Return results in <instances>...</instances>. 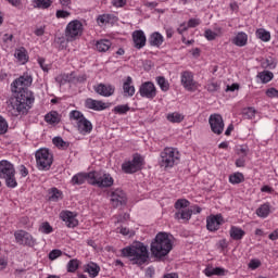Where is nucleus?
I'll use <instances>...</instances> for the list:
<instances>
[{"label":"nucleus","instance_id":"nucleus-1","mask_svg":"<svg viewBox=\"0 0 278 278\" xmlns=\"http://www.w3.org/2000/svg\"><path fill=\"white\" fill-rule=\"evenodd\" d=\"M31 81H34L31 76L24 74L11 84V90L15 93V101L12 102L14 116L27 114L31 110V104L35 101L34 93L28 89Z\"/></svg>","mask_w":278,"mask_h":278},{"label":"nucleus","instance_id":"nucleus-2","mask_svg":"<svg viewBox=\"0 0 278 278\" xmlns=\"http://www.w3.org/2000/svg\"><path fill=\"white\" fill-rule=\"evenodd\" d=\"M122 257H127L131 264L142 266L149 262V249L144 243L137 241L121 250Z\"/></svg>","mask_w":278,"mask_h":278},{"label":"nucleus","instance_id":"nucleus-3","mask_svg":"<svg viewBox=\"0 0 278 278\" xmlns=\"http://www.w3.org/2000/svg\"><path fill=\"white\" fill-rule=\"evenodd\" d=\"M151 253L154 257H166L173 251V240L166 232H159L151 243Z\"/></svg>","mask_w":278,"mask_h":278},{"label":"nucleus","instance_id":"nucleus-4","mask_svg":"<svg viewBox=\"0 0 278 278\" xmlns=\"http://www.w3.org/2000/svg\"><path fill=\"white\" fill-rule=\"evenodd\" d=\"M0 179L5 180L7 188H16L18 186L16 181V169L10 161H0Z\"/></svg>","mask_w":278,"mask_h":278},{"label":"nucleus","instance_id":"nucleus-5","mask_svg":"<svg viewBox=\"0 0 278 278\" xmlns=\"http://www.w3.org/2000/svg\"><path fill=\"white\" fill-rule=\"evenodd\" d=\"M70 119L76 121V127L83 136H86L87 134L92 132V122L86 118V116H84V113H81V111H77V110L71 111Z\"/></svg>","mask_w":278,"mask_h":278},{"label":"nucleus","instance_id":"nucleus-6","mask_svg":"<svg viewBox=\"0 0 278 278\" xmlns=\"http://www.w3.org/2000/svg\"><path fill=\"white\" fill-rule=\"evenodd\" d=\"M161 168H173L176 164H179V151L174 148H165L161 152V159L159 161Z\"/></svg>","mask_w":278,"mask_h":278},{"label":"nucleus","instance_id":"nucleus-7","mask_svg":"<svg viewBox=\"0 0 278 278\" xmlns=\"http://www.w3.org/2000/svg\"><path fill=\"white\" fill-rule=\"evenodd\" d=\"M90 186L98 188H112L114 186V178L105 172H90Z\"/></svg>","mask_w":278,"mask_h":278},{"label":"nucleus","instance_id":"nucleus-8","mask_svg":"<svg viewBox=\"0 0 278 278\" xmlns=\"http://www.w3.org/2000/svg\"><path fill=\"white\" fill-rule=\"evenodd\" d=\"M38 170H49L53 164V154L49 152V149L42 148L35 153Z\"/></svg>","mask_w":278,"mask_h":278},{"label":"nucleus","instance_id":"nucleus-9","mask_svg":"<svg viewBox=\"0 0 278 278\" xmlns=\"http://www.w3.org/2000/svg\"><path fill=\"white\" fill-rule=\"evenodd\" d=\"M142 166H144V157L139 153L132 155L131 161H127L122 164V170L127 175H131L134 173H138V170H142Z\"/></svg>","mask_w":278,"mask_h":278},{"label":"nucleus","instance_id":"nucleus-10","mask_svg":"<svg viewBox=\"0 0 278 278\" xmlns=\"http://www.w3.org/2000/svg\"><path fill=\"white\" fill-rule=\"evenodd\" d=\"M84 31V25L78 20L70 22L65 29L66 39L71 42L76 38H79Z\"/></svg>","mask_w":278,"mask_h":278},{"label":"nucleus","instance_id":"nucleus-11","mask_svg":"<svg viewBox=\"0 0 278 278\" xmlns=\"http://www.w3.org/2000/svg\"><path fill=\"white\" fill-rule=\"evenodd\" d=\"M15 241L17 244H22L23 247H36V239L29 232L25 230H18L14 233Z\"/></svg>","mask_w":278,"mask_h":278},{"label":"nucleus","instance_id":"nucleus-12","mask_svg":"<svg viewBox=\"0 0 278 278\" xmlns=\"http://www.w3.org/2000/svg\"><path fill=\"white\" fill-rule=\"evenodd\" d=\"M208 123L211 125V130L213 131V134L220 136V134L225 131V121H223V115L212 114L208 118Z\"/></svg>","mask_w":278,"mask_h":278},{"label":"nucleus","instance_id":"nucleus-13","mask_svg":"<svg viewBox=\"0 0 278 278\" xmlns=\"http://www.w3.org/2000/svg\"><path fill=\"white\" fill-rule=\"evenodd\" d=\"M139 94L142 97V99H155V97H157L155 84L151 81L142 83L139 87Z\"/></svg>","mask_w":278,"mask_h":278},{"label":"nucleus","instance_id":"nucleus-14","mask_svg":"<svg viewBox=\"0 0 278 278\" xmlns=\"http://www.w3.org/2000/svg\"><path fill=\"white\" fill-rule=\"evenodd\" d=\"M112 207H123L127 205V194L123 190L116 189L111 193Z\"/></svg>","mask_w":278,"mask_h":278},{"label":"nucleus","instance_id":"nucleus-15","mask_svg":"<svg viewBox=\"0 0 278 278\" xmlns=\"http://www.w3.org/2000/svg\"><path fill=\"white\" fill-rule=\"evenodd\" d=\"M181 85L189 92H194V90H197V83L194 81L192 72L185 71L181 73Z\"/></svg>","mask_w":278,"mask_h":278},{"label":"nucleus","instance_id":"nucleus-16","mask_svg":"<svg viewBox=\"0 0 278 278\" xmlns=\"http://www.w3.org/2000/svg\"><path fill=\"white\" fill-rule=\"evenodd\" d=\"M223 223H225L223 215H211L206 218V229L208 231H218Z\"/></svg>","mask_w":278,"mask_h":278},{"label":"nucleus","instance_id":"nucleus-17","mask_svg":"<svg viewBox=\"0 0 278 278\" xmlns=\"http://www.w3.org/2000/svg\"><path fill=\"white\" fill-rule=\"evenodd\" d=\"M132 42L135 49H142L147 45V36L142 30H135L132 33Z\"/></svg>","mask_w":278,"mask_h":278},{"label":"nucleus","instance_id":"nucleus-18","mask_svg":"<svg viewBox=\"0 0 278 278\" xmlns=\"http://www.w3.org/2000/svg\"><path fill=\"white\" fill-rule=\"evenodd\" d=\"M116 88L112 85L99 84L94 87V92L100 94V97H112L114 94Z\"/></svg>","mask_w":278,"mask_h":278},{"label":"nucleus","instance_id":"nucleus-19","mask_svg":"<svg viewBox=\"0 0 278 278\" xmlns=\"http://www.w3.org/2000/svg\"><path fill=\"white\" fill-rule=\"evenodd\" d=\"M60 217L65 223L66 227L74 228L77 227V225H79V222L77 220V218H75L73 212L71 211L62 212Z\"/></svg>","mask_w":278,"mask_h":278},{"label":"nucleus","instance_id":"nucleus-20","mask_svg":"<svg viewBox=\"0 0 278 278\" xmlns=\"http://www.w3.org/2000/svg\"><path fill=\"white\" fill-rule=\"evenodd\" d=\"M85 108L88 110H94L96 112H101V110H105L108 106L102 101L89 98L85 101Z\"/></svg>","mask_w":278,"mask_h":278},{"label":"nucleus","instance_id":"nucleus-21","mask_svg":"<svg viewBox=\"0 0 278 278\" xmlns=\"http://www.w3.org/2000/svg\"><path fill=\"white\" fill-rule=\"evenodd\" d=\"M134 79L131 76H127L126 80L123 84L124 97H134L136 94V87L132 86Z\"/></svg>","mask_w":278,"mask_h":278},{"label":"nucleus","instance_id":"nucleus-22","mask_svg":"<svg viewBox=\"0 0 278 278\" xmlns=\"http://www.w3.org/2000/svg\"><path fill=\"white\" fill-rule=\"evenodd\" d=\"M90 184V172L89 173H78L72 177L73 186H81L84 184Z\"/></svg>","mask_w":278,"mask_h":278},{"label":"nucleus","instance_id":"nucleus-23","mask_svg":"<svg viewBox=\"0 0 278 278\" xmlns=\"http://www.w3.org/2000/svg\"><path fill=\"white\" fill-rule=\"evenodd\" d=\"M236 47H247V42H249V35L244 31H240L232 40Z\"/></svg>","mask_w":278,"mask_h":278},{"label":"nucleus","instance_id":"nucleus-24","mask_svg":"<svg viewBox=\"0 0 278 278\" xmlns=\"http://www.w3.org/2000/svg\"><path fill=\"white\" fill-rule=\"evenodd\" d=\"M174 217L176 220H186V223H188V220L192 218V210L185 208V210L177 211Z\"/></svg>","mask_w":278,"mask_h":278},{"label":"nucleus","instance_id":"nucleus-25","mask_svg":"<svg viewBox=\"0 0 278 278\" xmlns=\"http://www.w3.org/2000/svg\"><path fill=\"white\" fill-rule=\"evenodd\" d=\"M229 233L232 240H242L247 236V232L237 226H231Z\"/></svg>","mask_w":278,"mask_h":278},{"label":"nucleus","instance_id":"nucleus-26","mask_svg":"<svg viewBox=\"0 0 278 278\" xmlns=\"http://www.w3.org/2000/svg\"><path fill=\"white\" fill-rule=\"evenodd\" d=\"M100 271L101 267H99V265L96 263H89L85 266V273H88V275L92 278L98 277Z\"/></svg>","mask_w":278,"mask_h":278},{"label":"nucleus","instance_id":"nucleus-27","mask_svg":"<svg viewBox=\"0 0 278 278\" xmlns=\"http://www.w3.org/2000/svg\"><path fill=\"white\" fill-rule=\"evenodd\" d=\"M164 42V36L160 33H153L149 38V43L151 47H162V43Z\"/></svg>","mask_w":278,"mask_h":278},{"label":"nucleus","instance_id":"nucleus-28","mask_svg":"<svg viewBox=\"0 0 278 278\" xmlns=\"http://www.w3.org/2000/svg\"><path fill=\"white\" fill-rule=\"evenodd\" d=\"M110 47H112V41L108 39H101L96 43V49L99 51V53H105V51H110Z\"/></svg>","mask_w":278,"mask_h":278},{"label":"nucleus","instance_id":"nucleus-29","mask_svg":"<svg viewBox=\"0 0 278 278\" xmlns=\"http://www.w3.org/2000/svg\"><path fill=\"white\" fill-rule=\"evenodd\" d=\"M45 121L49 123V125H58V123H60V114L56 111H51L46 114Z\"/></svg>","mask_w":278,"mask_h":278},{"label":"nucleus","instance_id":"nucleus-30","mask_svg":"<svg viewBox=\"0 0 278 278\" xmlns=\"http://www.w3.org/2000/svg\"><path fill=\"white\" fill-rule=\"evenodd\" d=\"M256 214L260 218H268V215L270 214V204L264 203L262 204L257 210Z\"/></svg>","mask_w":278,"mask_h":278},{"label":"nucleus","instance_id":"nucleus-31","mask_svg":"<svg viewBox=\"0 0 278 278\" xmlns=\"http://www.w3.org/2000/svg\"><path fill=\"white\" fill-rule=\"evenodd\" d=\"M33 3H35L34 8H38L39 10H49L51 5L53 4V1L51 0H33Z\"/></svg>","mask_w":278,"mask_h":278},{"label":"nucleus","instance_id":"nucleus-32","mask_svg":"<svg viewBox=\"0 0 278 278\" xmlns=\"http://www.w3.org/2000/svg\"><path fill=\"white\" fill-rule=\"evenodd\" d=\"M256 38H258V40H262L263 42H269L270 41V31H267L264 28H258L256 30Z\"/></svg>","mask_w":278,"mask_h":278},{"label":"nucleus","instance_id":"nucleus-33","mask_svg":"<svg viewBox=\"0 0 278 278\" xmlns=\"http://www.w3.org/2000/svg\"><path fill=\"white\" fill-rule=\"evenodd\" d=\"M156 83L163 92H168V90L170 89V84H168V80H166L164 76H157Z\"/></svg>","mask_w":278,"mask_h":278},{"label":"nucleus","instance_id":"nucleus-34","mask_svg":"<svg viewBox=\"0 0 278 278\" xmlns=\"http://www.w3.org/2000/svg\"><path fill=\"white\" fill-rule=\"evenodd\" d=\"M257 77H258V79H261L262 84H268V81H271V79H273V77H275V75L273 74V72L263 71L257 74Z\"/></svg>","mask_w":278,"mask_h":278},{"label":"nucleus","instance_id":"nucleus-35","mask_svg":"<svg viewBox=\"0 0 278 278\" xmlns=\"http://www.w3.org/2000/svg\"><path fill=\"white\" fill-rule=\"evenodd\" d=\"M55 81L60 84V86H64V84H72V74H61L55 77Z\"/></svg>","mask_w":278,"mask_h":278},{"label":"nucleus","instance_id":"nucleus-36","mask_svg":"<svg viewBox=\"0 0 278 278\" xmlns=\"http://www.w3.org/2000/svg\"><path fill=\"white\" fill-rule=\"evenodd\" d=\"M60 199H62V191L58 188H52L49 192V201L58 202Z\"/></svg>","mask_w":278,"mask_h":278},{"label":"nucleus","instance_id":"nucleus-37","mask_svg":"<svg viewBox=\"0 0 278 278\" xmlns=\"http://www.w3.org/2000/svg\"><path fill=\"white\" fill-rule=\"evenodd\" d=\"M229 181L230 184H242V181H244V175L240 172L235 173L232 175L229 176Z\"/></svg>","mask_w":278,"mask_h":278},{"label":"nucleus","instance_id":"nucleus-38","mask_svg":"<svg viewBox=\"0 0 278 278\" xmlns=\"http://www.w3.org/2000/svg\"><path fill=\"white\" fill-rule=\"evenodd\" d=\"M15 58L22 64H26V62H27V53L25 52V48L16 50L15 51Z\"/></svg>","mask_w":278,"mask_h":278},{"label":"nucleus","instance_id":"nucleus-39","mask_svg":"<svg viewBox=\"0 0 278 278\" xmlns=\"http://www.w3.org/2000/svg\"><path fill=\"white\" fill-rule=\"evenodd\" d=\"M190 205V201L186 200V199H179L175 202V210L181 211V210H186V207H188Z\"/></svg>","mask_w":278,"mask_h":278},{"label":"nucleus","instance_id":"nucleus-40","mask_svg":"<svg viewBox=\"0 0 278 278\" xmlns=\"http://www.w3.org/2000/svg\"><path fill=\"white\" fill-rule=\"evenodd\" d=\"M52 142L54 147H59L60 149H68V142L64 141L62 137H54Z\"/></svg>","mask_w":278,"mask_h":278},{"label":"nucleus","instance_id":"nucleus-41","mask_svg":"<svg viewBox=\"0 0 278 278\" xmlns=\"http://www.w3.org/2000/svg\"><path fill=\"white\" fill-rule=\"evenodd\" d=\"M167 121H169V123H181V121H184V115L177 112L169 113L167 115Z\"/></svg>","mask_w":278,"mask_h":278},{"label":"nucleus","instance_id":"nucleus-42","mask_svg":"<svg viewBox=\"0 0 278 278\" xmlns=\"http://www.w3.org/2000/svg\"><path fill=\"white\" fill-rule=\"evenodd\" d=\"M129 110H131V108H129V104H121V105H116L113 109V112L115 114H127V112H129Z\"/></svg>","mask_w":278,"mask_h":278},{"label":"nucleus","instance_id":"nucleus-43","mask_svg":"<svg viewBox=\"0 0 278 278\" xmlns=\"http://www.w3.org/2000/svg\"><path fill=\"white\" fill-rule=\"evenodd\" d=\"M88 79L86 74L76 76L75 73H72V84H85Z\"/></svg>","mask_w":278,"mask_h":278},{"label":"nucleus","instance_id":"nucleus-44","mask_svg":"<svg viewBox=\"0 0 278 278\" xmlns=\"http://www.w3.org/2000/svg\"><path fill=\"white\" fill-rule=\"evenodd\" d=\"M39 231L46 235L53 233V227L51 226V224H49V222H45L40 225Z\"/></svg>","mask_w":278,"mask_h":278},{"label":"nucleus","instance_id":"nucleus-45","mask_svg":"<svg viewBox=\"0 0 278 278\" xmlns=\"http://www.w3.org/2000/svg\"><path fill=\"white\" fill-rule=\"evenodd\" d=\"M79 268V261L77 260H71L67 263V273H75Z\"/></svg>","mask_w":278,"mask_h":278},{"label":"nucleus","instance_id":"nucleus-46","mask_svg":"<svg viewBox=\"0 0 278 278\" xmlns=\"http://www.w3.org/2000/svg\"><path fill=\"white\" fill-rule=\"evenodd\" d=\"M110 21H112V15L110 14L99 15L97 18L98 25H105L106 23H110Z\"/></svg>","mask_w":278,"mask_h":278},{"label":"nucleus","instance_id":"nucleus-47","mask_svg":"<svg viewBox=\"0 0 278 278\" xmlns=\"http://www.w3.org/2000/svg\"><path fill=\"white\" fill-rule=\"evenodd\" d=\"M3 134H8V122L3 116H0V136H3Z\"/></svg>","mask_w":278,"mask_h":278},{"label":"nucleus","instance_id":"nucleus-48","mask_svg":"<svg viewBox=\"0 0 278 278\" xmlns=\"http://www.w3.org/2000/svg\"><path fill=\"white\" fill-rule=\"evenodd\" d=\"M237 155H240L241 157H247V155H249V147L239 146L237 148Z\"/></svg>","mask_w":278,"mask_h":278},{"label":"nucleus","instance_id":"nucleus-49","mask_svg":"<svg viewBox=\"0 0 278 278\" xmlns=\"http://www.w3.org/2000/svg\"><path fill=\"white\" fill-rule=\"evenodd\" d=\"M220 89V85L218 83L211 81L206 85V90L208 92H217Z\"/></svg>","mask_w":278,"mask_h":278},{"label":"nucleus","instance_id":"nucleus-50","mask_svg":"<svg viewBox=\"0 0 278 278\" xmlns=\"http://www.w3.org/2000/svg\"><path fill=\"white\" fill-rule=\"evenodd\" d=\"M204 37L206 40H216V38H218V33H214L212 29H206L204 31Z\"/></svg>","mask_w":278,"mask_h":278},{"label":"nucleus","instance_id":"nucleus-51","mask_svg":"<svg viewBox=\"0 0 278 278\" xmlns=\"http://www.w3.org/2000/svg\"><path fill=\"white\" fill-rule=\"evenodd\" d=\"M46 62L47 61L42 58L38 59V64H39L40 68H42V71L45 73H49V71L51 70V65L47 64Z\"/></svg>","mask_w":278,"mask_h":278},{"label":"nucleus","instance_id":"nucleus-52","mask_svg":"<svg viewBox=\"0 0 278 278\" xmlns=\"http://www.w3.org/2000/svg\"><path fill=\"white\" fill-rule=\"evenodd\" d=\"M269 99H278V90L275 87L268 88L265 92Z\"/></svg>","mask_w":278,"mask_h":278},{"label":"nucleus","instance_id":"nucleus-53","mask_svg":"<svg viewBox=\"0 0 278 278\" xmlns=\"http://www.w3.org/2000/svg\"><path fill=\"white\" fill-rule=\"evenodd\" d=\"M243 116L245 118H255V109L248 108L243 111Z\"/></svg>","mask_w":278,"mask_h":278},{"label":"nucleus","instance_id":"nucleus-54","mask_svg":"<svg viewBox=\"0 0 278 278\" xmlns=\"http://www.w3.org/2000/svg\"><path fill=\"white\" fill-rule=\"evenodd\" d=\"M61 255H62V250H52L49 253V260L53 262V260H58V257H61Z\"/></svg>","mask_w":278,"mask_h":278},{"label":"nucleus","instance_id":"nucleus-55","mask_svg":"<svg viewBox=\"0 0 278 278\" xmlns=\"http://www.w3.org/2000/svg\"><path fill=\"white\" fill-rule=\"evenodd\" d=\"M262 66L263 68H275V62L269 58L262 62Z\"/></svg>","mask_w":278,"mask_h":278},{"label":"nucleus","instance_id":"nucleus-56","mask_svg":"<svg viewBox=\"0 0 278 278\" xmlns=\"http://www.w3.org/2000/svg\"><path fill=\"white\" fill-rule=\"evenodd\" d=\"M260 266H262V262H260V260H251L249 263V268H251V270H255L257 268H260Z\"/></svg>","mask_w":278,"mask_h":278},{"label":"nucleus","instance_id":"nucleus-57","mask_svg":"<svg viewBox=\"0 0 278 278\" xmlns=\"http://www.w3.org/2000/svg\"><path fill=\"white\" fill-rule=\"evenodd\" d=\"M111 3L114 8H125V5H127V0H112Z\"/></svg>","mask_w":278,"mask_h":278},{"label":"nucleus","instance_id":"nucleus-58","mask_svg":"<svg viewBox=\"0 0 278 278\" xmlns=\"http://www.w3.org/2000/svg\"><path fill=\"white\" fill-rule=\"evenodd\" d=\"M71 13L68 11L59 10L56 11V18H68Z\"/></svg>","mask_w":278,"mask_h":278},{"label":"nucleus","instance_id":"nucleus-59","mask_svg":"<svg viewBox=\"0 0 278 278\" xmlns=\"http://www.w3.org/2000/svg\"><path fill=\"white\" fill-rule=\"evenodd\" d=\"M198 25H201V20L199 18H191L188 21L187 27H198Z\"/></svg>","mask_w":278,"mask_h":278},{"label":"nucleus","instance_id":"nucleus-60","mask_svg":"<svg viewBox=\"0 0 278 278\" xmlns=\"http://www.w3.org/2000/svg\"><path fill=\"white\" fill-rule=\"evenodd\" d=\"M213 275H218V277H225V268L223 267L213 268Z\"/></svg>","mask_w":278,"mask_h":278},{"label":"nucleus","instance_id":"nucleus-61","mask_svg":"<svg viewBox=\"0 0 278 278\" xmlns=\"http://www.w3.org/2000/svg\"><path fill=\"white\" fill-rule=\"evenodd\" d=\"M245 160H244V156H241L239 159L236 160V166L238 168H244V164H245Z\"/></svg>","mask_w":278,"mask_h":278},{"label":"nucleus","instance_id":"nucleus-62","mask_svg":"<svg viewBox=\"0 0 278 278\" xmlns=\"http://www.w3.org/2000/svg\"><path fill=\"white\" fill-rule=\"evenodd\" d=\"M20 175L22 177H27L29 175V170L27 169V167H25V165L20 166Z\"/></svg>","mask_w":278,"mask_h":278},{"label":"nucleus","instance_id":"nucleus-63","mask_svg":"<svg viewBox=\"0 0 278 278\" xmlns=\"http://www.w3.org/2000/svg\"><path fill=\"white\" fill-rule=\"evenodd\" d=\"M45 27L46 26H41V27L37 28L35 30V35H37V36H45Z\"/></svg>","mask_w":278,"mask_h":278},{"label":"nucleus","instance_id":"nucleus-64","mask_svg":"<svg viewBox=\"0 0 278 278\" xmlns=\"http://www.w3.org/2000/svg\"><path fill=\"white\" fill-rule=\"evenodd\" d=\"M269 240H273V241L278 240V229L269 233Z\"/></svg>","mask_w":278,"mask_h":278}]
</instances>
